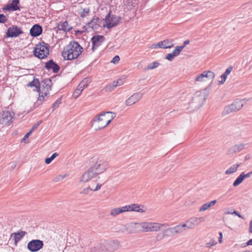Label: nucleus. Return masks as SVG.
<instances>
[{"mask_svg": "<svg viewBox=\"0 0 252 252\" xmlns=\"http://www.w3.org/2000/svg\"><path fill=\"white\" fill-rule=\"evenodd\" d=\"M109 165L107 161L98 159L85 172L82 176L81 181L87 182L94 177L105 171Z\"/></svg>", "mask_w": 252, "mask_h": 252, "instance_id": "1", "label": "nucleus"}, {"mask_svg": "<svg viewBox=\"0 0 252 252\" xmlns=\"http://www.w3.org/2000/svg\"><path fill=\"white\" fill-rule=\"evenodd\" d=\"M116 117L115 113L107 111L101 113L98 116L94 117L92 121V126L96 130L104 128L108 126Z\"/></svg>", "mask_w": 252, "mask_h": 252, "instance_id": "2", "label": "nucleus"}, {"mask_svg": "<svg viewBox=\"0 0 252 252\" xmlns=\"http://www.w3.org/2000/svg\"><path fill=\"white\" fill-rule=\"evenodd\" d=\"M82 50V47L77 41H72L63 48L62 56L65 60H72L78 57Z\"/></svg>", "mask_w": 252, "mask_h": 252, "instance_id": "3", "label": "nucleus"}, {"mask_svg": "<svg viewBox=\"0 0 252 252\" xmlns=\"http://www.w3.org/2000/svg\"><path fill=\"white\" fill-rule=\"evenodd\" d=\"M211 87V83L205 89L196 92L189 103L190 107L194 110L199 109L203 104L209 94Z\"/></svg>", "mask_w": 252, "mask_h": 252, "instance_id": "4", "label": "nucleus"}, {"mask_svg": "<svg viewBox=\"0 0 252 252\" xmlns=\"http://www.w3.org/2000/svg\"><path fill=\"white\" fill-rule=\"evenodd\" d=\"M49 54V45L44 41L36 45L33 50V55L39 59H43Z\"/></svg>", "mask_w": 252, "mask_h": 252, "instance_id": "5", "label": "nucleus"}, {"mask_svg": "<svg viewBox=\"0 0 252 252\" xmlns=\"http://www.w3.org/2000/svg\"><path fill=\"white\" fill-rule=\"evenodd\" d=\"M118 248V242L117 241H112L105 242L104 244H99L94 249L98 251L97 252H113Z\"/></svg>", "mask_w": 252, "mask_h": 252, "instance_id": "6", "label": "nucleus"}, {"mask_svg": "<svg viewBox=\"0 0 252 252\" xmlns=\"http://www.w3.org/2000/svg\"><path fill=\"white\" fill-rule=\"evenodd\" d=\"M121 17L115 15H111L110 11L104 19L103 27L110 29L116 26L120 22Z\"/></svg>", "mask_w": 252, "mask_h": 252, "instance_id": "7", "label": "nucleus"}, {"mask_svg": "<svg viewBox=\"0 0 252 252\" xmlns=\"http://www.w3.org/2000/svg\"><path fill=\"white\" fill-rule=\"evenodd\" d=\"M242 101L243 100H236L231 104L226 106L222 112L223 114H229L240 110L244 106Z\"/></svg>", "mask_w": 252, "mask_h": 252, "instance_id": "8", "label": "nucleus"}, {"mask_svg": "<svg viewBox=\"0 0 252 252\" xmlns=\"http://www.w3.org/2000/svg\"><path fill=\"white\" fill-rule=\"evenodd\" d=\"M14 116L13 112L3 111L0 117V123L3 126H8L13 122Z\"/></svg>", "mask_w": 252, "mask_h": 252, "instance_id": "9", "label": "nucleus"}, {"mask_svg": "<svg viewBox=\"0 0 252 252\" xmlns=\"http://www.w3.org/2000/svg\"><path fill=\"white\" fill-rule=\"evenodd\" d=\"M43 242L39 239H33L27 244V249L31 252H36L43 248Z\"/></svg>", "mask_w": 252, "mask_h": 252, "instance_id": "10", "label": "nucleus"}, {"mask_svg": "<svg viewBox=\"0 0 252 252\" xmlns=\"http://www.w3.org/2000/svg\"><path fill=\"white\" fill-rule=\"evenodd\" d=\"M204 221V218L203 217L192 218L187 221L186 223L180 224V225H184L183 228V231H184L187 228H193Z\"/></svg>", "mask_w": 252, "mask_h": 252, "instance_id": "11", "label": "nucleus"}, {"mask_svg": "<svg viewBox=\"0 0 252 252\" xmlns=\"http://www.w3.org/2000/svg\"><path fill=\"white\" fill-rule=\"evenodd\" d=\"M215 77V74L211 71H204L195 77L196 82H204L208 80H213Z\"/></svg>", "mask_w": 252, "mask_h": 252, "instance_id": "12", "label": "nucleus"}, {"mask_svg": "<svg viewBox=\"0 0 252 252\" xmlns=\"http://www.w3.org/2000/svg\"><path fill=\"white\" fill-rule=\"evenodd\" d=\"M183 227H184V225L179 224L173 227L165 229L163 232L165 237H169L183 232Z\"/></svg>", "mask_w": 252, "mask_h": 252, "instance_id": "13", "label": "nucleus"}, {"mask_svg": "<svg viewBox=\"0 0 252 252\" xmlns=\"http://www.w3.org/2000/svg\"><path fill=\"white\" fill-rule=\"evenodd\" d=\"M23 33V32L21 28L16 26H12L8 29L6 35L7 37H16Z\"/></svg>", "mask_w": 252, "mask_h": 252, "instance_id": "14", "label": "nucleus"}, {"mask_svg": "<svg viewBox=\"0 0 252 252\" xmlns=\"http://www.w3.org/2000/svg\"><path fill=\"white\" fill-rule=\"evenodd\" d=\"M105 40V37L103 35H94L91 39L92 42V48L93 51H94L96 48L100 46L103 41Z\"/></svg>", "mask_w": 252, "mask_h": 252, "instance_id": "15", "label": "nucleus"}, {"mask_svg": "<svg viewBox=\"0 0 252 252\" xmlns=\"http://www.w3.org/2000/svg\"><path fill=\"white\" fill-rule=\"evenodd\" d=\"M172 39H166L161 41L156 44H153L155 48H159L162 49L171 48L174 46Z\"/></svg>", "mask_w": 252, "mask_h": 252, "instance_id": "16", "label": "nucleus"}, {"mask_svg": "<svg viewBox=\"0 0 252 252\" xmlns=\"http://www.w3.org/2000/svg\"><path fill=\"white\" fill-rule=\"evenodd\" d=\"M143 94L137 92L133 94L126 101V106H131L138 101L142 97Z\"/></svg>", "mask_w": 252, "mask_h": 252, "instance_id": "17", "label": "nucleus"}, {"mask_svg": "<svg viewBox=\"0 0 252 252\" xmlns=\"http://www.w3.org/2000/svg\"><path fill=\"white\" fill-rule=\"evenodd\" d=\"M247 144L245 143H239L231 147L227 151L228 155H233L240 152L245 149V147Z\"/></svg>", "mask_w": 252, "mask_h": 252, "instance_id": "18", "label": "nucleus"}, {"mask_svg": "<svg viewBox=\"0 0 252 252\" xmlns=\"http://www.w3.org/2000/svg\"><path fill=\"white\" fill-rule=\"evenodd\" d=\"M45 67L48 70H52L54 73L59 72L60 67L59 65L53 60H50L45 63Z\"/></svg>", "mask_w": 252, "mask_h": 252, "instance_id": "19", "label": "nucleus"}, {"mask_svg": "<svg viewBox=\"0 0 252 252\" xmlns=\"http://www.w3.org/2000/svg\"><path fill=\"white\" fill-rule=\"evenodd\" d=\"M3 10H11L16 11L20 9V1L19 0H12V2L9 4H7L3 7Z\"/></svg>", "mask_w": 252, "mask_h": 252, "instance_id": "20", "label": "nucleus"}, {"mask_svg": "<svg viewBox=\"0 0 252 252\" xmlns=\"http://www.w3.org/2000/svg\"><path fill=\"white\" fill-rule=\"evenodd\" d=\"M40 85H42L41 90L49 94V91L51 90L52 80L49 78H45L41 81Z\"/></svg>", "mask_w": 252, "mask_h": 252, "instance_id": "21", "label": "nucleus"}, {"mask_svg": "<svg viewBox=\"0 0 252 252\" xmlns=\"http://www.w3.org/2000/svg\"><path fill=\"white\" fill-rule=\"evenodd\" d=\"M87 80L86 79H85L79 84L77 89L74 91L73 94L74 98H77L79 96V95L81 94L82 91L85 88H87Z\"/></svg>", "mask_w": 252, "mask_h": 252, "instance_id": "22", "label": "nucleus"}, {"mask_svg": "<svg viewBox=\"0 0 252 252\" xmlns=\"http://www.w3.org/2000/svg\"><path fill=\"white\" fill-rule=\"evenodd\" d=\"M101 23V20L98 17H94L92 20L89 22L87 26H88L87 29L90 28L91 30H97L99 27H100V24Z\"/></svg>", "mask_w": 252, "mask_h": 252, "instance_id": "23", "label": "nucleus"}, {"mask_svg": "<svg viewBox=\"0 0 252 252\" xmlns=\"http://www.w3.org/2000/svg\"><path fill=\"white\" fill-rule=\"evenodd\" d=\"M42 32V28L38 24L34 25L30 30V34L33 37L40 35Z\"/></svg>", "mask_w": 252, "mask_h": 252, "instance_id": "24", "label": "nucleus"}, {"mask_svg": "<svg viewBox=\"0 0 252 252\" xmlns=\"http://www.w3.org/2000/svg\"><path fill=\"white\" fill-rule=\"evenodd\" d=\"M27 232L23 230H19L17 232H15L11 234V237H13L15 245L16 246L18 242L27 234Z\"/></svg>", "mask_w": 252, "mask_h": 252, "instance_id": "25", "label": "nucleus"}, {"mask_svg": "<svg viewBox=\"0 0 252 252\" xmlns=\"http://www.w3.org/2000/svg\"><path fill=\"white\" fill-rule=\"evenodd\" d=\"M27 86L28 87H35V89L33 90L36 92L39 91L41 90L40 83L39 80L35 78H34L32 81L28 83Z\"/></svg>", "mask_w": 252, "mask_h": 252, "instance_id": "26", "label": "nucleus"}, {"mask_svg": "<svg viewBox=\"0 0 252 252\" xmlns=\"http://www.w3.org/2000/svg\"><path fill=\"white\" fill-rule=\"evenodd\" d=\"M168 226V224L166 223L161 224L156 222H150V232L157 231L159 230L161 227H166Z\"/></svg>", "mask_w": 252, "mask_h": 252, "instance_id": "27", "label": "nucleus"}, {"mask_svg": "<svg viewBox=\"0 0 252 252\" xmlns=\"http://www.w3.org/2000/svg\"><path fill=\"white\" fill-rule=\"evenodd\" d=\"M127 211V208L126 206L113 209L111 210L110 214L111 216L115 217L120 214L123 213Z\"/></svg>", "mask_w": 252, "mask_h": 252, "instance_id": "28", "label": "nucleus"}, {"mask_svg": "<svg viewBox=\"0 0 252 252\" xmlns=\"http://www.w3.org/2000/svg\"><path fill=\"white\" fill-rule=\"evenodd\" d=\"M127 211H135L137 212H144V210L140 208V206L137 204H132L131 205H126Z\"/></svg>", "mask_w": 252, "mask_h": 252, "instance_id": "29", "label": "nucleus"}, {"mask_svg": "<svg viewBox=\"0 0 252 252\" xmlns=\"http://www.w3.org/2000/svg\"><path fill=\"white\" fill-rule=\"evenodd\" d=\"M68 27V23L66 21L63 23H59L57 26L58 30L63 31L64 32H69L71 29V28Z\"/></svg>", "mask_w": 252, "mask_h": 252, "instance_id": "30", "label": "nucleus"}, {"mask_svg": "<svg viewBox=\"0 0 252 252\" xmlns=\"http://www.w3.org/2000/svg\"><path fill=\"white\" fill-rule=\"evenodd\" d=\"M217 202L216 200H213L211 202H207L204 204L200 208L199 211L202 212L207 210L210 207L215 205Z\"/></svg>", "mask_w": 252, "mask_h": 252, "instance_id": "31", "label": "nucleus"}, {"mask_svg": "<svg viewBox=\"0 0 252 252\" xmlns=\"http://www.w3.org/2000/svg\"><path fill=\"white\" fill-rule=\"evenodd\" d=\"M37 92L39 93V97L36 103H37L39 105L40 104L39 102L41 103L44 100V97L47 96L48 94L41 91V90H40L39 91H37Z\"/></svg>", "mask_w": 252, "mask_h": 252, "instance_id": "32", "label": "nucleus"}, {"mask_svg": "<svg viewBox=\"0 0 252 252\" xmlns=\"http://www.w3.org/2000/svg\"><path fill=\"white\" fill-rule=\"evenodd\" d=\"M240 164H235L233 165L232 166H231L230 168H229L225 171V174L228 175L235 172L237 171L238 168L240 166Z\"/></svg>", "mask_w": 252, "mask_h": 252, "instance_id": "33", "label": "nucleus"}, {"mask_svg": "<svg viewBox=\"0 0 252 252\" xmlns=\"http://www.w3.org/2000/svg\"><path fill=\"white\" fill-rule=\"evenodd\" d=\"M125 230L127 231L129 233H136L135 231L134 223H130L125 225Z\"/></svg>", "mask_w": 252, "mask_h": 252, "instance_id": "34", "label": "nucleus"}, {"mask_svg": "<svg viewBox=\"0 0 252 252\" xmlns=\"http://www.w3.org/2000/svg\"><path fill=\"white\" fill-rule=\"evenodd\" d=\"M117 83L118 82L116 81H114L111 84L106 87V90L108 92H111L115 88L118 86Z\"/></svg>", "mask_w": 252, "mask_h": 252, "instance_id": "35", "label": "nucleus"}, {"mask_svg": "<svg viewBox=\"0 0 252 252\" xmlns=\"http://www.w3.org/2000/svg\"><path fill=\"white\" fill-rule=\"evenodd\" d=\"M150 222H142V228L143 232H150L151 229H150Z\"/></svg>", "mask_w": 252, "mask_h": 252, "instance_id": "36", "label": "nucleus"}, {"mask_svg": "<svg viewBox=\"0 0 252 252\" xmlns=\"http://www.w3.org/2000/svg\"><path fill=\"white\" fill-rule=\"evenodd\" d=\"M244 177L242 173L236 178L235 181L233 182V185L234 187H237L240 185L244 180Z\"/></svg>", "mask_w": 252, "mask_h": 252, "instance_id": "37", "label": "nucleus"}, {"mask_svg": "<svg viewBox=\"0 0 252 252\" xmlns=\"http://www.w3.org/2000/svg\"><path fill=\"white\" fill-rule=\"evenodd\" d=\"M183 49L184 46H177L174 51L172 52V53L174 55L175 57H177L182 51Z\"/></svg>", "mask_w": 252, "mask_h": 252, "instance_id": "38", "label": "nucleus"}, {"mask_svg": "<svg viewBox=\"0 0 252 252\" xmlns=\"http://www.w3.org/2000/svg\"><path fill=\"white\" fill-rule=\"evenodd\" d=\"M62 96L58 98L52 105V112H53L57 108H58L59 105L62 103Z\"/></svg>", "mask_w": 252, "mask_h": 252, "instance_id": "39", "label": "nucleus"}, {"mask_svg": "<svg viewBox=\"0 0 252 252\" xmlns=\"http://www.w3.org/2000/svg\"><path fill=\"white\" fill-rule=\"evenodd\" d=\"M58 156V154L57 153H54L50 158H47L45 159V163L48 164L51 162V161Z\"/></svg>", "mask_w": 252, "mask_h": 252, "instance_id": "40", "label": "nucleus"}, {"mask_svg": "<svg viewBox=\"0 0 252 252\" xmlns=\"http://www.w3.org/2000/svg\"><path fill=\"white\" fill-rule=\"evenodd\" d=\"M158 64L159 63L158 62H154L151 63L149 64L146 68V69H153L157 68Z\"/></svg>", "mask_w": 252, "mask_h": 252, "instance_id": "41", "label": "nucleus"}, {"mask_svg": "<svg viewBox=\"0 0 252 252\" xmlns=\"http://www.w3.org/2000/svg\"><path fill=\"white\" fill-rule=\"evenodd\" d=\"M135 231L136 233L142 231V222L141 223H134Z\"/></svg>", "mask_w": 252, "mask_h": 252, "instance_id": "42", "label": "nucleus"}, {"mask_svg": "<svg viewBox=\"0 0 252 252\" xmlns=\"http://www.w3.org/2000/svg\"><path fill=\"white\" fill-rule=\"evenodd\" d=\"M165 237V236L164 235L163 232H161V233H158L156 237V241H161V240L163 239Z\"/></svg>", "mask_w": 252, "mask_h": 252, "instance_id": "43", "label": "nucleus"}, {"mask_svg": "<svg viewBox=\"0 0 252 252\" xmlns=\"http://www.w3.org/2000/svg\"><path fill=\"white\" fill-rule=\"evenodd\" d=\"M227 76V75H226V74L223 73L220 76L221 80L219 81V83L220 84H223L226 79Z\"/></svg>", "mask_w": 252, "mask_h": 252, "instance_id": "44", "label": "nucleus"}, {"mask_svg": "<svg viewBox=\"0 0 252 252\" xmlns=\"http://www.w3.org/2000/svg\"><path fill=\"white\" fill-rule=\"evenodd\" d=\"M64 177L65 176H62L60 175L55 177L53 181L54 182H58L63 180V179H64Z\"/></svg>", "mask_w": 252, "mask_h": 252, "instance_id": "45", "label": "nucleus"}, {"mask_svg": "<svg viewBox=\"0 0 252 252\" xmlns=\"http://www.w3.org/2000/svg\"><path fill=\"white\" fill-rule=\"evenodd\" d=\"M7 19L6 16L3 14H0V23H4Z\"/></svg>", "mask_w": 252, "mask_h": 252, "instance_id": "46", "label": "nucleus"}, {"mask_svg": "<svg viewBox=\"0 0 252 252\" xmlns=\"http://www.w3.org/2000/svg\"><path fill=\"white\" fill-rule=\"evenodd\" d=\"M175 57L174 56V55L173 54H172V53H169V54H168L166 57H165V59L169 61H172L174 58H175Z\"/></svg>", "mask_w": 252, "mask_h": 252, "instance_id": "47", "label": "nucleus"}, {"mask_svg": "<svg viewBox=\"0 0 252 252\" xmlns=\"http://www.w3.org/2000/svg\"><path fill=\"white\" fill-rule=\"evenodd\" d=\"M216 244H217V242H216L215 240H211L209 242L206 244V247L209 248L213 246H215Z\"/></svg>", "mask_w": 252, "mask_h": 252, "instance_id": "48", "label": "nucleus"}, {"mask_svg": "<svg viewBox=\"0 0 252 252\" xmlns=\"http://www.w3.org/2000/svg\"><path fill=\"white\" fill-rule=\"evenodd\" d=\"M120 57L118 55H116L112 59V60L111 61V63H114V64L115 63H117L119 62V61H120Z\"/></svg>", "mask_w": 252, "mask_h": 252, "instance_id": "49", "label": "nucleus"}, {"mask_svg": "<svg viewBox=\"0 0 252 252\" xmlns=\"http://www.w3.org/2000/svg\"><path fill=\"white\" fill-rule=\"evenodd\" d=\"M42 123V121H38L37 123L35 124L32 127L31 130H32V132L35 129H37L38 126L40 125V124Z\"/></svg>", "mask_w": 252, "mask_h": 252, "instance_id": "50", "label": "nucleus"}, {"mask_svg": "<svg viewBox=\"0 0 252 252\" xmlns=\"http://www.w3.org/2000/svg\"><path fill=\"white\" fill-rule=\"evenodd\" d=\"M233 69V67L232 66H229L225 71V72L223 73L224 74H226V75H228L230 73V72L232 71Z\"/></svg>", "mask_w": 252, "mask_h": 252, "instance_id": "51", "label": "nucleus"}, {"mask_svg": "<svg viewBox=\"0 0 252 252\" xmlns=\"http://www.w3.org/2000/svg\"><path fill=\"white\" fill-rule=\"evenodd\" d=\"M93 190V189H92L90 187H88L86 189H84L81 192V193H84V194H88V192H89V190Z\"/></svg>", "mask_w": 252, "mask_h": 252, "instance_id": "52", "label": "nucleus"}, {"mask_svg": "<svg viewBox=\"0 0 252 252\" xmlns=\"http://www.w3.org/2000/svg\"><path fill=\"white\" fill-rule=\"evenodd\" d=\"M242 174L244 177V179H245L250 177L251 175L252 174V172L251 171L246 174L244 173V172H242Z\"/></svg>", "mask_w": 252, "mask_h": 252, "instance_id": "53", "label": "nucleus"}, {"mask_svg": "<svg viewBox=\"0 0 252 252\" xmlns=\"http://www.w3.org/2000/svg\"><path fill=\"white\" fill-rule=\"evenodd\" d=\"M226 214H235V215L237 216L240 218L243 219V217L239 214V213L237 211H234L233 213H231L230 212H227Z\"/></svg>", "mask_w": 252, "mask_h": 252, "instance_id": "54", "label": "nucleus"}, {"mask_svg": "<svg viewBox=\"0 0 252 252\" xmlns=\"http://www.w3.org/2000/svg\"><path fill=\"white\" fill-rule=\"evenodd\" d=\"M31 133L32 130H30L29 132H27L23 137L22 141H25L29 137Z\"/></svg>", "mask_w": 252, "mask_h": 252, "instance_id": "55", "label": "nucleus"}, {"mask_svg": "<svg viewBox=\"0 0 252 252\" xmlns=\"http://www.w3.org/2000/svg\"><path fill=\"white\" fill-rule=\"evenodd\" d=\"M116 81L118 82L117 84H118V86H121V85H122L124 84V81L121 79H119L117 80Z\"/></svg>", "mask_w": 252, "mask_h": 252, "instance_id": "56", "label": "nucleus"}, {"mask_svg": "<svg viewBox=\"0 0 252 252\" xmlns=\"http://www.w3.org/2000/svg\"><path fill=\"white\" fill-rule=\"evenodd\" d=\"M101 187V185H100L99 184H97L96 186V187H95V188L94 189H93L92 190H93V191H97V190H99L100 189Z\"/></svg>", "mask_w": 252, "mask_h": 252, "instance_id": "57", "label": "nucleus"}, {"mask_svg": "<svg viewBox=\"0 0 252 252\" xmlns=\"http://www.w3.org/2000/svg\"><path fill=\"white\" fill-rule=\"evenodd\" d=\"M249 231L250 233H252V220H251L250 223Z\"/></svg>", "mask_w": 252, "mask_h": 252, "instance_id": "58", "label": "nucleus"}, {"mask_svg": "<svg viewBox=\"0 0 252 252\" xmlns=\"http://www.w3.org/2000/svg\"><path fill=\"white\" fill-rule=\"evenodd\" d=\"M189 40H185L184 42V45L182 46H184V48H185V47L189 44Z\"/></svg>", "mask_w": 252, "mask_h": 252, "instance_id": "59", "label": "nucleus"}, {"mask_svg": "<svg viewBox=\"0 0 252 252\" xmlns=\"http://www.w3.org/2000/svg\"><path fill=\"white\" fill-rule=\"evenodd\" d=\"M246 244L247 246L252 245V238L249 240L247 243Z\"/></svg>", "mask_w": 252, "mask_h": 252, "instance_id": "60", "label": "nucleus"}, {"mask_svg": "<svg viewBox=\"0 0 252 252\" xmlns=\"http://www.w3.org/2000/svg\"><path fill=\"white\" fill-rule=\"evenodd\" d=\"M84 13H86V14H88V13H89V10L88 9H84Z\"/></svg>", "mask_w": 252, "mask_h": 252, "instance_id": "61", "label": "nucleus"}, {"mask_svg": "<svg viewBox=\"0 0 252 252\" xmlns=\"http://www.w3.org/2000/svg\"><path fill=\"white\" fill-rule=\"evenodd\" d=\"M222 237H220L219 238V242L220 243H221V242H222Z\"/></svg>", "mask_w": 252, "mask_h": 252, "instance_id": "62", "label": "nucleus"}, {"mask_svg": "<svg viewBox=\"0 0 252 252\" xmlns=\"http://www.w3.org/2000/svg\"><path fill=\"white\" fill-rule=\"evenodd\" d=\"M249 158H250V157H249V156H246L245 157V160H248V159H249Z\"/></svg>", "mask_w": 252, "mask_h": 252, "instance_id": "63", "label": "nucleus"}, {"mask_svg": "<svg viewBox=\"0 0 252 252\" xmlns=\"http://www.w3.org/2000/svg\"><path fill=\"white\" fill-rule=\"evenodd\" d=\"M220 237H222V232H220L219 233Z\"/></svg>", "mask_w": 252, "mask_h": 252, "instance_id": "64", "label": "nucleus"}]
</instances>
